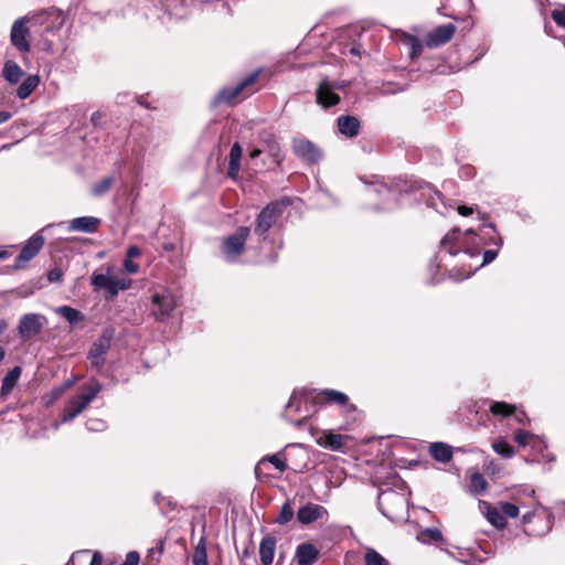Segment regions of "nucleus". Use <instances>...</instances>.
<instances>
[{
  "instance_id": "c03bdc74",
  "label": "nucleus",
  "mask_w": 565,
  "mask_h": 565,
  "mask_svg": "<svg viewBox=\"0 0 565 565\" xmlns=\"http://www.w3.org/2000/svg\"><path fill=\"white\" fill-rule=\"evenodd\" d=\"M423 535L427 536L431 541H440L443 539L441 532L436 527H427Z\"/></svg>"
},
{
  "instance_id": "a878e982",
  "label": "nucleus",
  "mask_w": 565,
  "mask_h": 565,
  "mask_svg": "<svg viewBox=\"0 0 565 565\" xmlns=\"http://www.w3.org/2000/svg\"><path fill=\"white\" fill-rule=\"evenodd\" d=\"M429 454L434 459L439 462H448L452 458V449L449 445L444 443H434L429 447Z\"/></svg>"
},
{
  "instance_id": "dca6fc26",
  "label": "nucleus",
  "mask_w": 565,
  "mask_h": 565,
  "mask_svg": "<svg viewBox=\"0 0 565 565\" xmlns=\"http://www.w3.org/2000/svg\"><path fill=\"white\" fill-rule=\"evenodd\" d=\"M109 347V340L105 338H99L93 343L88 352V360L92 366L99 369L105 363V356Z\"/></svg>"
},
{
  "instance_id": "4c0bfd02",
  "label": "nucleus",
  "mask_w": 565,
  "mask_h": 565,
  "mask_svg": "<svg viewBox=\"0 0 565 565\" xmlns=\"http://www.w3.org/2000/svg\"><path fill=\"white\" fill-rule=\"evenodd\" d=\"M487 481L480 472H475L470 477V487L477 494L483 492L487 488Z\"/></svg>"
},
{
  "instance_id": "4d7b16f0",
  "label": "nucleus",
  "mask_w": 565,
  "mask_h": 565,
  "mask_svg": "<svg viewBox=\"0 0 565 565\" xmlns=\"http://www.w3.org/2000/svg\"><path fill=\"white\" fill-rule=\"evenodd\" d=\"M12 117L11 113L0 110V124L8 121Z\"/></svg>"
},
{
  "instance_id": "cd10ccee",
  "label": "nucleus",
  "mask_w": 565,
  "mask_h": 565,
  "mask_svg": "<svg viewBox=\"0 0 565 565\" xmlns=\"http://www.w3.org/2000/svg\"><path fill=\"white\" fill-rule=\"evenodd\" d=\"M21 367L14 366L3 377L1 385V393L8 395L17 385L19 377L21 376Z\"/></svg>"
},
{
  "instance_id": "5fc2aeb1",
  "label": "nucleus",
  "mask_w": 565,
  "mask_h": 565,
  "mask_svg": "<svg viewBox=\"0 0 565 565\" xmlns=\"http://www.w3.org/2000/svg\"><path fill=\"white\" fill-rule=\"evenodd\" d=\"M103 563V556L99 552H95L89 565H102Z\"/></svg>"
},
{
  "instance_id": "9b49d317",
  "label": "nucleus",
  "mask_w": 565,
  "mask_h": 565,
  "mask_svg": "<svg viewBox=\"0 0 565 565\" xmlns=\"http://www.w3.org/2000/svg\"><path fill=\"white\" fill-rule=\"evenodd\" d=\"M47 320L40 313L23 315L18 323L19 337L26 341L40 334Z\"/></svg>"
},
{
  "instance_id": "e433bc0d",
  "label": "nucleus",
  "mask_w": 565,
  "mask_h": 565,
  "mask_svg": "<svg viewBox=\"0 0 565 565\" xmlns=\"http://www.w3.org/2000/svg\"><path fill=\"white\" fill-rule=\"evenodd\" d=\"M492 448L497 454L504 458H511L515 454L513 447L504 440H498L493 443Z\"/></svg>"
},
{
  "instance_id": "72a5a7b5",
  "label": "nucleus",
  "mask_w": 565,
  "mask_h": 565,
  "mask_svg": "<svg viewBox=\"0 0 565 565\" xmlns=\"http://www.w3.org/2000/svg\"><path fill=\"white\" fill-rule=\"evenodd\" d=\"M365 565H390L388 561L374 548H367L364 554Z\"/></svg>"
},
{
  "instance_id": "b1692460",
  "label": "nucleus",
  "mask_w": 565,
  "mask_h": 565,
  "mask_svg": "<svg viewBox=\"0 0 565 565\" xmlns=\"http://www.w3.org/2000/svg\"><path fill=\"white\" fill-rule=\"evenodd\" d=\"M24 72L14 61H7L2 68L3 78L11 85H17L23 77Z\"/></svg>"
},
{
  "instance_id": "13d9d810",
  "label": "nucleus",
  "mask_w": 565,
  "mask_h": 565,
  "mask_svg": "<svg viewBox=\"0 0 565 565\" xmlns=\"http://www.w3.org/2000/svg\"><path fill=\"white\" fill-rule=\"evenodd\" d=\"M535 516H536V514H535L534 512H527V513H525V514L523 515V518H522V522H523V524H527V523H530V522L532 521V519H533V518H535Z\"/></svg>"
},
{
  "instance_id": "a18cd8bd",
  "label": "nucleus",
  "mask_w": 565,
  "mask_h": 565,
  "mask_svg": "<svg viewBox=\"0 0 565 565\" xmlns=\"http://www.w3.org/2000/svg\"><path fill=\"white\" fill-rule=\"evenodd\" d=\"M532 437L529 431L525 430H516L514 434V440L521 446H525L527 444V439Z\"/></svg>"
},
{
  "instance_id": "49530a36",
  "label": "nucleus",
  "mask_w": 565,
  "mask_h": 565,
  "mask_svg": "<svg viewBox=\"0 0 565 565\" xmlns=\"http://www.w3.org/2000/svg\"><path fill=\"white\" fill-rule=\"evenodd\" d=\"M63 277V270L58 267L52 268L47 274V279L50 282L61 281Z\"/></svg>"
},
{
  "instance_id": "774afa93",
  "label": "nucleus",
  "mask_w": 565,
  "mask_h": 565,
  "mask_svg": "<svg viewBox=\"0 0 565 565\" xmlns=\"http://www.w3.org/2000/svg\"><path fill=\"white\" fill-rule=\"evenodd\" d=\"M349 408L350 411L354 412L355 411V406L354 405H349Z\"/></svg>"
},
{
  "instance_id": "9d476101",
  "label": "nucleus",
  "mask_w": 565,
  "mask_h": 565,
  "mask_svg": "<svg viewBox=\"0 0 565 565\" xmlns=\"http://www.w3.org/2000/svg\"><path fill=\"white\" fill-rule=\"evenodd\" d=\"M260 142L263 143V148H253L249 152V157L255 159L259 157L263 152H267L271 159V162L275 166H279L284 160V154L281 151V147L275 137L274 134L263 131L259 134Z\"/></svg>"
},
{
  "instance_id": "393cba45",
  "label": "nucleus",
  "mask_w": 565,
  "mask_h": 565,
  "mask_svg": "<svg viewBox=\"0 0 565 565\" xmlns=\"http://www.w3.org/2000/svg\"><path fill=\"white\" fill-rule=\"evenodd\" d=\"M243 149L242 146L238 142H235L230 151L228 157V169L227 174L231 178H236L238 174V171L241 169V159H242Z\"/></svg>"
},
{
  "instance_id": "f3484780",
  "label": "nucleus",
  "mask_w": 565,
  "mask_h": 565,
  "mask_svg": "<svg viewBox=\"0 0 565 565\" xmlns=\"http://www.w3.org/2000/svg\"><path fill=\"white\" fill-rule=\"evenodd\" d=\"M44 245V237L41 233H35L32 235L25 245L22 247V250L20 252L18 256V260L20 262H30L38 253L41 250V248Z\"/></svg>"
},
{
  "instance_id": "052dcab7",
  "label": "nucleus",
  "mask_w": 565,
  "mask_h": 565,
  "mask_svg": "<svg viewBox=\"0 0 565 565\" xmlns=\"http://www.w3.org/2000/svg\"><path fill=\"white\" fill-rule=\"evenodd\" d=\"M471 236L472 238L477 237V234L472 230H467L465 233V238Z\"/></svg>"
},
{
  "instance_id": "8fccbe9b",
  "label": "nucleus",
  "mask_w": 565,
  "mask_h": 565,
  "mask_svg": "<svg viewBox=\"0 0 565 565\" xmlns=\"http://www.w3.org/2000/svg\"><path fill=\"white\" fill-rule=\"evenodd\" d=\"M497 256H498V252L497 250L487 249L483 253V260H482L481 266L490 264L491 262H493Z\"/></svg>"
},
{
  "instance_id": "2eb2a0df",
  "label": "nucleus",
  "mask_w": 565,
  "mask_h": 565,
  "mask_svg": "<svg viewBox=\"0 0 565 565\" xmlns=\"http://www.w3.org/2000/svg\"><path fill=\"white\" fill-rule=\"evenodd\" d=\"M257 76H258L257 72L253 73V74L248 75L246 78H244L236 86L222 89L215 97V103L216 104L232 103L243 92V89L245 87H247L248 85H252L256 81Z\"/></svg>"
},
{
  "instance_id": "6e6552de",
  "label": "nucleus",
  "mask_w": 565,
  "mask_h": 565,
  "mask_svg": "<svg viewBox=\"0 0 565 565\" xmlns=\"http://www.w3.org/2000/svg\"><path fill=\"white\" fill-rule=\"evenodd\" d=\"M249 233V227L239 226L232 235L224 238L221 249L227 262L233 263L243 254Z\"/></svg>"
},
{
  "instance_id": "0e129e2a",
  "label": "nucleus",
  "mask_w": 565,
  "mask_h": 565,
  "mask_svg": "<svg viewBox=\"0 0 565 565\" xmlns=\"http://www.w3.org/2000/svg\"><path fill=\"white\" fill-rule=\"evenodd\" d=\"M4 354V350L0 347V362L3 360Z\"/></svg>"
},
{
  "instance_id": "4468645a",
  "label": "nucleus",
  "mask_w": 565,
  "mask_h": 565,
  "mask_svg": "<svg viewBox=\"0 0 565 565\" xmlns=\"http://www.w3.org/2000/svg\"><path fill=\"white\" fill-rule=\"evenodd\" d=\"M456 32V26L452 23H446L435 28L427 35V45L429 47H437L449 42Z\"/></svg>"
},
{
  "instance_id": "c9c22d12",
  "label": "nucleus",
  "mask_w": 565,
  "mask_h": 565,
  "mask_svg": "<svg viewBox=\"0 0 565 565\" xmlns=\"http://www.w3.org/2000/svg\"><path fill=\"white\" fill-rule=\"evenodd\" d=\"M322 394L326 396L327 401L330 403H334L338 405H348L349 397L339 391L335 390H326L322 392Z\"/></svg>"
},
{
  "instance_id": "5701e85b",
  "label": "nucleus",
  "mask_w": 565,
  "mask_h": 565,
  "mask_svg": "<svg viewBox=\"0 0 565 565\" xmlns=\"http://www.w3.org/2000/svg\"><path fill=\"white\" fill-rule=\"evenodd\" d=\"M338 128L339 131L348 137L353 138L359 134L360 130V121L354 116H340L338 118Z\"/></svg>"
},
{
  "instance_id": "c756f323",
  "label": "nucleus",
  "mask_w": 565,
  "mask_h": 565,
  "mask_svg": "<svg viewBox=\"0 0 565 565\" xmlns=\"http://www.w3.org/2000/svg\"><path fill=\"white\" fill-rule=\"evenodd\" d=\"M402 41L403 43L409 49V55L412 58L419 55L423 51V44L422 41L412 34L403 33L402 34Z\"/></svg>"
},
{
  "instance_id": "864d4df0",
  "label": "nucleus",
  "mask_w": 565,
  "mask_h": 565,
  "mask_svg": "<svg viewBox=\"0 0 565 565\" xmlns=\"http://www.w3.org/2000/svg\"><path fill=\"white\" fill-rule=\"evenodd\" d=\"M457 210H458V213L462 216H468L473 213V209L466 206V205H460V206H458Z\"/></svg>"
},
{
  "instance_id": "ea45409f",
  "label": "nucleus",
  "mask_w": 565,
  "mask_h": 565,
  "mask_svg": "<svg viewBox=\"0 0 565 565\" xmlns=\"http://www.w3.org/2000/svg\"><path fill=\"white\" fill-rule=\"evenodd\" d=\"M500 510L504 518H516L519 515V507L510 502H501Z\"/></svg>"
},
{
  "instance_id": "7c9ffc66",
  "label": "nucleus",
  "mask_w": 565,
  "mask_h": 565,
  "mask_svg": "<svg viewBox=\"0 0 565 565\" xmlns=\"http://www.w3.org/2000/svg\"><path fill=\"white\" fill-rule=\"evenodd\" d=\"M487 520L497 529H503L507 525L505 518L498 508L489 507L486 513Z\"/></svg>"
},
{
  "instance_id": "a19ab883",
  "label": "nucleus",
  "mask_w": 565,
  "mask_h": 565,
  "mask_svg": "<svg viewBox=\"0 0 565 565\" xmlns=\"http://www.w3.org/2000/svg\"><path fill=\"white\" fill-rule=\"evenodd\" d=\"M551 17L557 25L565 28V6L553 10Z\"/></svg>"
},
{
  "instance_id": "ddd939ff",
  "label": "nucleus",
  "mask_w": 565,
  "mask_h": 565,
  "mask_svg": "<svg viewBox=\"0 0 565 565\" xmlns=\"http://www.w3.org/2000/svg\"><path fill=\"white\" fill-rule=\"evenodd\" d=\"M334 89L335 87L330 81H321L316 90L317 104L323 108H329L339 104L340 96L334 92Z\"/></svg>"
},
{
  "instance_id": "a211bd4d",
  "label": "nucleus",
  "mask_w": 565,
  "mask_h": 565,
  "mask_svg": "<svg viewBox=\"0 0 565 565\" xmlns=\"http://www.w3.org/2000/svg\"><path fill=\"white\" fill-rule=\"evenodd\" d=\"M327 513V510L313 503H308L301 507L297 512V519L301 524H310L319 519H321Z\"/></svg>"
},
{
  "instance_id": "0eeeda50",
  "label": "nucleus",
  "mask_w": 565,
  "mask_h": 565,
  "mask_svg": "<svg viewBox=\"0 0 565 565\" xmlns=\"http://www.w3.org/2000/svg\"><path fill=\"white\" fill-rule=\"evenodd\" d=\"M288 204V199H284L280 202H270L269 204H267L256 217L254 228L255 234H266L274 225L277 217L282 214L284 207L287 206Z\"/></svg>"
},
{
  "instance_id": "f257e3e1",
  "label": "nucleus",
  "mask_w": 565,
  "mask_h": 565,
  "mask_svg": "<svg viewBox=\"0 0 565 565\" xmlns=\"http://www.w3.org/2000/svg\"><path fill=\"white\" fill-rule=\"evenodd\" d=\"M103 390V385L96 379H90L83 384L77 394L72 396L65 404L62 413V423H70L76 418L96 398Z\"/></svg>"
},
{
  "instance_id": "7ed1b4c3",
  "label": "nucleus",
  "mask_w": 565,
  "mask_h": 565,
  "mask_svg": "<svg viewBox=\"0 0 565 565\" xmlns=\"http://www.w3.org/2000/svg\"><path fill=\"white\" fill-rule=\"evenodd\" d=\"M377 504L382 513L393 521L402 520L407 510L406 497L392 489L384 490L379 494Z\"/></svg>"
},
{
  "instance_id": "58836bf2",
  "label": "nucleus",
  "mask_w": 565,
  "mask_h": 565,
  "mask_svg": "<svg viewBox=\"0 0 565 565\" xmlns=\"http://www.w3.org/2000/svg\"><path fill=\"white\" fill-rule=\"evenodd\" d=\"M292 516H294V510H292L291 505L289 504V502H286L281 507L280 513L277 518V522L279 524H285V523L289 522L292 519Z\"/></svg>"
},
{
  "instance_id": "1a4fd4ad",
  "label": "nucleus",
  "mask_w": 565,
  "mask_h": 565,
  "mask_svg": "<svg viewBox=\"0 0 565 565\" xmlns=\"http://www.w3.org/2000/svg\"><path fill=\"white\" fill-rule=\"evenodd\" d=\"M177 302L169 291L156 292L151 296L150 315L158 322H166L172 317Z\"/></svg>"
},
{
  "instance_id": "6e6d98bb",
  "label": "nucleus",
  "mask_w": 565,
  "mask_h": 565,
  "mask_svg": "<svg viewBox=\"0 0 565 565\" xmlns=\"http://www.w3.org/2000/svg\"><path fill=\"white\" fill-rule=\"evenodd\" d=\"M73 383H74L73 381H70V382L65 383L63 387L55 390V391L53 392V393H54V398H57V397L62 394V392H63L65 388L71 387V386L73 385Z\"/></svg>"
},
{
  "instance_id": "79ce46f5",
  "label": "nucleus",
  "mask_w": 565,
  "mask_h": 565,
  "mask_svg": "<svg viewBox=\"0 0 565 565\" xmlns=\"http://www.w3.org/2000/svg\"><path fill=\"white\" fill-rule=\"evenodd\" d=\"M86 427L90 431H102L106 428V422L98 418H90L87 420Z\"/></svg>"
},
{
  "instance_id": "09e8293b",
  "label": "nucleus",
  "mask_w": 565,
  "mask_h": 565,
  "mask_svg": "<svg viewBox=\"0 0 565 565\" xmlns=\"http://www.w3.org/2000/svg\"><path fill=\"white\" fill-rule=\"evenodd\" d=\"M139 553L136 551H131L126 555V559L121 565H138L139 564Z\"/></svg>"
},
{
  "instance_id": "39448f33",
  "label": "nucleus",
  "mask_w": 565,
  "mask_h": 565,
  "mask_svg": "<svg viewBox=\"0 0 565 565\" xmlns=\"http://www.w3.org/2000/svg\"><path fill=\"white\" fill-rule=\"evenodd\" d=\"M46 14V12H42L31 19L23 17L14 21L11 28L10 39L12 45L19 52L28 53L30 51V28L26 26V23H42Z\"/></svg>"
},
{
  "instance_id": "69168bd1",
  "label": "nucleus",
  "mask_w": 565,
  "mask_h": 565,
  "mask_svg": "<svg viewBox=\"0 0 565 565\" xmlns=\"http://www.w3.org/2000/svg\"><path fill=\"white\" fill-rule=\"evenodd\" d=\"M351 53H352V54H358V50H356L355 47H352V49H351Z\"/></svg>"
},
{
  "instance_id": "f704fd0d",
  "label": "nucleus",
  "mask_w": 565,
  "mask_h": 565,
  "mask_svg": "<svg viewBox=\"0 0 565 565\" xmlns=\"http://www.w3.org/2000/svg\"><path fill=\"white\" fill-rule=\"evenodd\" d=\"M490 412L495 416H510L514 413V406L505 402H493L490 406Z\"/></svg>"
},
{
  "instance_id": "680f3d73",
  "label": "nucleus",
  "mask_w": 565,
  "mask_h": 565,
  "mask_svg": "<svg viewBox=\"0 0 565 565\" xmlns=\"http://www.w3.org/2000/svg\"><path fill=\"white\" fill-rule=\"evenodd\" d=\"M524 417H525L524 413H522V414H516V415H515V419H516L519 423H521V424H523V418H524Z\"/></svg>"
},
{
  "instance_id": "e2e57ef3",
  "label": "nucleus",
  "mask_w": 565,
  "mask_h": 565,
  "mask_svg": "<svg viewBox=\"0 0 565 565\" xmlns=\"http://www.w3.org/2000/svg\"><path fill=\"white\" fill-rule=\"evenodd\" d=\"M435 196H436V199H438L439 201H443V200H444V195H443V193H440L439 191H435Z\"/></svg>"
},
{
  "instance_id": "37998d69",
  "label": "nucleus",
  "mask_w": 565,
  "mask_h": 565,
  "mask_svg": "<svg viewBox=\"0 0 565 565\" xmlns=\"http://www.w3.org/2000/svg\"><path fill=\"white\" fill-rule=\"evenodd\" d=\"M122 266L125 271L129 275H135L139 271V265L130 258H125Z\"/></svg>"
},
{
  "instance_id": "4be33fe9",
  "label": "nucleus",
  "mask_w": 565,
  "mask_h": 565,
  "mask_svg": "<svg viewBox=\"0 0 565 565\" xmlns=\"http://www.w3.org/2000/svg\"><path fill=\"white\" fill-rule=\"evenodd\" d=\"M276 550V539L271 535L263 537L259 544V557L263 565H271Z\"/></svg>"
},
{
  "instance_id": "2f4dec72",
  "label": "nucleus",
  "mask_w": 565,
  "mask_h": 565,
  "mask_svg": "<svg viewBox=\"0 0 565 565\" xmlns=\"http://www.w3.org/2000/svg\"><path fill=\"white\" fill-rule=\"evenodd\" d=\"M192 563L193 565H209L206 545L203 537L199 541V543L195 546Z\"/></svg>"
},
{
  "instance_id": "aec40b11",
  "label": "nucleus",
  "mask_w": 565,
  "mask_h": 565,
  "mask_svg": "<svg viewBox=\"0 0 565 565\" xmlns=\"http://www.w3.org/2000/svg\"><path fill=\"white\" fill-rule=\"evenodd\" d=\"M100 225V220L94 216H81L70 222L68 230L72 232L94 233Z\"/></svg>"
},
{
  "instance_id": "f03ea898",
  "label": "nucleus",
  "mask_w": 565,
  "mask_h": 565,
  "mask_svg": "<svg viewBox=\"0 0 565 565\" xmlns=\"http://www.w3.org/2000/svg\"><path fill=\"white\" fill-rule=\"evenodd\" d=\"M312 392L306 388L295 391L287 404L286 413L296 426H302L316 412L312 404Z\"/></svg>"
},
{
  "instance_id": "bb28decb",
  "label": "nucleus",
  "mask_w": 565,
  "mask_h": 565,
  "mask_svg": "<svg viewBox=\"0 0 565 565\" xmlns=\"http://www.w3.org/2000/svg\"><path fill=\"white\" fill-rule=\"evenodd\" d=\"M40 84L38 75H29L17 88V96L20 99H26Z\"/></svg>"
},
{
  "instance_id": "6ab92c4d",
  "label": "nucleus",
  "mask_w": 565,
  "mask_h": 565,
  "mask_svg": "<svg viewBox=\"0 0 565 565\" xmlns=\"http://www.w3.org/2000/svg\"><path fill=\"white\" fill-rule=\"evenodd\" d=\"M349 437L332 433L331 430H324L321 436L317 439V443L330 450H341L348 441Z\"/></svg>"
},
{
  "instance_id": "412c9836",
  "label": "nucleus",
  "mask_w": 565,
  "mask_h": 565,
  "mask_svg": "<svg viewBox=\"0 0 565 565\" xmlns=\"http://www.w3.org/2000/svg\"><path fill=\"white\" fill-rule=\"evenodd\" d=\"M318 556V548L310 543H302L296 550V559L299 565H312Z\"/></svg>"
},
{
  "instance_id": "f8f14e48",
  "label": "nucleus",
  "mask_w": 565,
  "mask_h": 565,
  "mask_svg": "<svg viewBox=\"0 0 565 565\" xmlns=\"http://www.w3.org/2000/svg\"><path fill=\"white\" fill-rule=\"evenodd\" d=\"M294 153L308 163H317L322 159V151L312 141L306 138L292 139Z\"/></svg>"
},
{
  "instance_id": "338daca9",
  "label": "nucleus",
  "mask_w": 565,
  "mask_h": 565,
  "mask_svg": "<svg viewBox=\"0 0 565 565\" xmlns=\"http://www.w3.org/2000/svg\"><path fill=\"white\" fill-rule=\"evenodd\" d=\"M470 275H471V271H467V273L463 275V277H465V278H468Z\"/></svg>"
},
{
  "instance_id": "c85d7f7f",
  "label": "nucleus",
  "mask_w": 565,
  "mask_h": 565,
  "mask_svg": "<svg viewBox=\"0 0 565 565\" xmlns=\"http://www.w3.org/2000/svg\"><path fill=\"white\" fill-rule=\"evenodd\" d=\"M54 311L64 318L71 324H75L84 320V315L75 308L70 306H61L54 309Z\"/></svg>"
},
{
  "instance_id": "de8ad7c7",
  "label": "nucleus",
  "mask_w": 565,
  "mask_h": 565,
  "mask_svg": "<svg viewBox=\"0 0 565 565\" xmlns=\"http://www.w3.org/2000/svg\"><path fill=\"white\" fill-rule=\"evenodd\" d=\"M271 465H274V467L279 470L280 472L285 471L287 466L286 463L277 456V455H273L270 457H268L267 459Z\"/></svg>"
},
{
  "instance_id": "603ef678",
  "label": "nucleus",
  "mask_w": 565,
  "mask_h": 565,
  "mask_svg": "<svg viewBox=\"0 0 565 565\" xmlns=\"http://www.w3.org/2000/svg\"><path fill=\"white\" fill-rule=\"evenodd\" d=\"M104 118V114L100 113V111H95L92 117H90V121L94 126H98L102 124V120Z\"/></svg>"
},
{
  "instance_id": "3c124183",
  "label": "nucleus",
  "mask_w": 565,
  "mask_h": 565,
  "mask_svg": "<svg viewBox=\"0 0 565 565\" xmlns=\"http://www.w3.org/2000/svg\"><path fill=\"white\" fill-rule=\"evenodd\" d=\"M140 255H141V250L138 246L131 245L127 248L126 258L134 259V258L139 257Z\"/></svg>"
},
{
  "instance_id": "20e7f679",
  "label": "nucleus",
  "mask_w": 565,
  "mask_h": 565,
  "mask_svg": "<svg viewBox=\"0 0 565 565\" xmlns=\"http://www.w3.org/2000/svg\"><path fill=\"white\" fill-rule=\"evenodd\" d=\"M90 285L95 291L105 289L109 297L113 299L119 294L120 290H127L130 288L131 279L115 275L111 273L110 268H108L106 274L94 273L90 277Z\"/></svg>"
},
{
  "instance_id": "473e14b6",
  "label": "nucleus",
  "mask_w": 565,
  "mask_h": 565,
  "mask_svg": "<svg viewBox=\"0 0 565 565\" xmlns=\"http://www.w3.org/2000/svg\"><path fill=\"white\" fill-rule=\"evenodd\" d=\"M114 182L115 178L111 175L104 178L103 180L93 185L92 194L97 198L103 196L106 192L109 191Z\"/></svg>"
},
{
  "instance_id": "bf43d9fd",
  "label": "nucleus",
  "mask_w": 565,
  "mask_h": 565,
  "mask_svg": "<svg viewBox=\"0 0 565 565\" xmlns=\"http://www.w3.org/2000/svg\"><path fill=\"white\" fill-rule=\"evenodd\" d=\"M379 194H392V191L386 185H381L379 189L374 190Z\"/></svg>"
},
{
  "instance_id": "423d86ee",
  "label": "nucleus",
  "mask_w": 565,
  "mask_h": 565,
  "mask_svg": "<svg viewBox=\"0 0 565 565\" xmlns=\"http://www.w3.org/2000/svg\"><path fill=\"white\" fill-rule=\"evenodd\" d=\"M465 244L466 241L463 242V239H461L460 230L455 227L449 233H447L440 241L439 252L437 256L439 257L440 260H444L445 255L452 257L461 252L469 254L471 257L479 255L478 249L471 250L469 248H465Z\"/></svg>"
}]
</instances>
